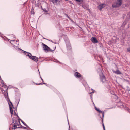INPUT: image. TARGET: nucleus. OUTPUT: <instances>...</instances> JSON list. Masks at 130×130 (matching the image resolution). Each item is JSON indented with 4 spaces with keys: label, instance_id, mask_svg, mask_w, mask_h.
<instances>
[{
    "label": "nucleus",
    "instance_id": "nucleus-1",
    "mask_svg": "<svg viewBox=\"0 0 130 130\" xmlns=\"http://www.w3.org/2000/svg\"><path fill=\"white\" fill-rule=\"evenodd\" d=\"M17 117L19 118V119H18L17 117H13L12 119V122L13 124L14 125L13 127L12 130H15L16 128H20L19 127H17V126H19V125L20 124V121L19 120L20 119L19 118L18 115H17Z\"/></svg>",
    "mask_w": 130,
    "mask_h": 130
},
{
    "label": "nucleus",
    "instance_id": "nucleus-2",
    "mask_svg": "<svg viewBox=\"0 0 130 130\" xmlns=\"http://www.w3.org/2000/svg\"><path fill=\"white\" fill-rule=\"evenodd\" d=\"M100 80L102 83H104V85L107 87H109V83L108 81L106 80V79L105 76L102 75L101 76H100Z\"/></svg>",
    "mask_w": 130,
    "mask_h": 130
},
{
    "label": "nucleus",
    "instance_id": "nucleus-3",
    "mask_svg": "<svg viewBox=\"0 0 130 130\" xmlns=\"http://www.w3.org/2000/svg\"><path fill=\"white\" fill-rule=\"evenodd\" d=\"M95 110L98 111V113H99V115L100 118L102 119V121L103 122L102 125L104 130H105L104 125L103 123V117L104 116V113H103L101 110H100L99 109L97 108L95 106Z\"/></svg>",
    "mask_w": 130,
    "mask_h": 130
},
{
    "label": "nucleus",
    "instance_id": "nucleus-4",
    "mask_svg": "<svg viewBox=\"0 0 130 130\" xmlns=\"http://www.w3.org/2000/svg\"><path fill=\"white\" fill-rule=\"evenodd\" d=\"M4 96H5V98H6V100L7 101V102L8 103V104H9V106L10 111L12 115L13 114V112L12 109V108H11V105L12 106H13L12 104V102H11V101L10 100L9 98H8V95H7V96H6L4 94Z\"/></svg>",
    "mask_w": 130,
    "mask_h": 130
},
{
    "label": "nucleus",
    "instance_id": "nucleus-5",
    "mask_svg": "<svg viewBox=\"0 0 130 130\" xmlns=\"http://www.w3.org/2000/svg\"><path fill=\"white\" fill-rule=\"evenodd\" d=\"M122 1V0H117L115 3L113 4L112 7L116 8L119 7L121 5Z\"/></svg>",
    "mask_w": 130,
    "mask_h": 130
},
{
    "label": "nucleus",
    "instance_id": "nucleus-6",
    "mask_svg": "<svg viewBox=\"0 0 130 130\" xmlns=\"http://www.w3.org/2000/svg\"><path fill=\"white\" fill-rule=\"evenodd\" d=\"M2 86L4 88H7L6 89L5 91L3 90H1V91L2 92L4 93V94L6 96L8 95V94L7 92V90L8 89V88L7 87V86L5 85V84L3 85H2Z\"/></svg>",
    "mask_w": 130,
    "mask_h": 130
},
{
    "label": "nucleus",
    "instance_id": "nucleus-7",
    "mask_svg": "<svg viewBox=\"0 0 130 130\" xmlns=\"http://www.w3.org/2000/svg\"><path fill=\"white\" fill-rule=\"evenodd\" d=\"M42 45L43 46V48L45 52H47L49 51V50H50V48L46 45L42 43Z\"/></svg>",
    "mask_w": 130,
    "mask_h": 130
},
{
    "label": "nucleus",
    "instance_id": "nucleus-8",
    "mask_svg": "<svg viewBox=\"0 0 130 130\" xmlns=\"http://www.w3.org/2000/svg\"><path fill=\"white\" fill-rule=\"evenodd\" d=\"M66 42L67 49L69 50H70L71 49V47L68 40H67V41H66Z\"/></svg>",
    "mask_w": 130,
    "mask_h": 130
},
{
    "label": "nucleus",
    "instance_id": "nucleus-9",
    "mask_svg": "<svg viewBox=\"0 0 130 130\" xmlns=\"http://www.w3.org/2000/svg\"><path fill=\"white\" fill-rule=\"evenodd\" d=\"M21 50H22V52L26 56H28L29 58L30 57V56H31L32 54L30 53L24 51L21 49Z\"/></svg>",
    "mask_w": 130,
    "mask_h": 130
},
{
    "label": "nucleus",
    "instance_id": "nucleus-10",
    "mask_svg": "<svg viewBox=\"0 0 130 130\" xmlns=\"http://www.w3.org/2000/svg\"><path fill=\"white\" fill-rule=\"evenodd\" d=\"M30 57L29 59L32 60L37 62L38 61V58L36 56H33L31 55V56H30Z\"/></svg>",
    "mask_w": 130,
    "mask_h": 130
},
{
    "label": "nucleus",
    "instance_id": "nucleus-11",
    "mask_svg": "<svg viewBox=\"0 0 130 130\" xmlns=\"http://www.w3.org/2000/svg\"><path fill=\"white\" fill-rule=\"evenodd\" d=\"M74 75L76 78H80L81 76L80 74L77 72H75L74 74Z\"/></svg>",
    "mask_w": 130,
    "mask_h": 130
},
{
    "label": "nucleus",
    "instance_id": "nucleus-12",
    "mask_svg": "<svg viewBox=\"0 0 130 130\" xmlns=\"http://www.w3.org/2000/svg\"><path fill=\"white\" fill-rule=\"evenodd\" d=\"M112 71L114 73L117 75L121 74H122L121 72L118 69H117L116 71L113 70H112Z\"/></svg>",
    "mask_w": 130,
    "mask_h": 130
},
{
    "label": "nucleus",
    "instance_id": "nucleus-13",
    "mask_svg": "<svg viewBox=\"0 0 130 130\" xmlns=\"http://www.w3.org/2000/svg\"><path fill=\"white\" fill-rule=\"evenodd\" d=\"M105 6V4H102L99 5L98 6V8L99 10H101Z\"/></svg>",
    "mask_w": 130,
    "mask_h": 130
},
{
    "label": "nucleus",
    "instance_id": "nucleus-14",
    "mask_svg": "<svg viewBox=\"0 0 130 130\" xmlns=\"http://www.w3.org/2000/svg\"><path fill=\"white\" fill-rule=\"evenodd\" d=\"M91 40L92 42L94 43H97L98 41L95 37H92L91 38Z\"/></svg>",
    "mask_w": 130,
    "mask_h": 130
},
{
    "label": "nucleus",
    "instance_id": "nucleus-15",
    "mask_svg": "<svg viewBox=\"0 0 130 130\" xmlns=\"http://www.w3.org/2000/svg\"><path fill=\"white\" fill-rule=\"evenodd\" d=\"M52 2L54 4L58 5L57 4L58 2V0H52Z\"/></svg>",
    "mask_w": 130,
    "mask_h": 130
},
{
    "label": "nucleus",
    "instance_id": "nucleus-16",
    "mask_svg": "<svg viewBox=\"0 0 130 130\" xmlns=\"http://www.w3.org/2000/svg\"><path fill=\"white\" fill-rule=\"evenodd\" d=\"M21 120V121L22 122V123H23V124L26 126L27 127V128H30L29 127V126H28V125L24 122L22 120Z\"/></svg>",
    "mask_w": 130,
    "mask_h": 130
},
{
    "label": "nucleus",
    "instance_id": "nucleus-17",
    "mask_svg": "<svg viewBox=\"0 0 130 130\" xmlns=\"http://www.w3.org/2000/svg\"><path fill=\"white\" fill-rule=\"evenodd\" d=\"M31 13L33 14H34L35 13V12H34V10L33 8H32L31 10Z\"/></svg>",
    "mask_w": 130,
    "mask_h": 130
},
{
    "label": "nucleus",
    "instance_id": "nucleus-18",
    "mask_svg": "<svg viewBox=\"0 0 130 130\" xmlns=\"http://www.w3.org/2000/svg\"><path fill=\"white\" fill-rule=\"evenodd\" d=\"M13 47L15 48V49H16L17 50L20 49V48L17 47L15 46V45H14Z\"/></svg>",
    "mask_w": 130,
    "mask_h": 130
},
{
    "label": "nucleus",
    "instance_id": "nucleus-19",
    "mask_svg": "<svg viewBox=\"0 0 130 130\" xmlns=\"http://www.w3.org/2000/svg\"><path fill=\"white\" fill-rule=\"evenodd\" d=\"M83 7L85 9H88V7H86L85 5H83Z\"/></svg>",
    "mask_w": 130,
    "mask_h": 130
},
{
    "label": "nucleus",
    "instance_id": "nucleus-20",
    "mask_svg": "<svg viewBox=\"0 0 130 130\" xmlns=\"http://www.w3.org/2000/svg\"><path fill=\"white\" fill-rule=\"evenodd\" d=\"M38 71H39V75L40 76V78L42 81V82H44V81H43V79H42V77H41L40 76V72H39V70L38 69Z\"/></svg>",
    "mask_w": 130,
    "mask_h": 130
},
{
    "label": "nucleus",
    "instance_id": "nucleus-21",
    "mask_svg": "<svg viewBox=\"0 0 130 130\" xmlns=\"http://www.w3.org/2000/svg\"><path fill=\"white\" fill-rule=\"evenodd\" d=\"M77 2H83V0H75Z\"/></svg>",
    "mask_w": 130,
    "mask_h": 130
},
{
    "label": "nucleus",
    "instance_id": "nucleus-22",
    "mask_svg": "<svg viewBox=\"0 0 130 130\" xmlns=\"http://www.w3.org/2000/svg\"><path fill=\"white\" fill-rule=\"evenodd\" d=\"M42 10L45 12H48V11L47 10H46L45 9H43Z\"/></svg>",
    "mask_w": 130,
    "mask_h": 130
},
{
    "label": "nucleus",
    "instance_id": "nucleus-23",
    "mask_svg": "<svg viewBox=\"0 0 130 130\" xmlns=\"http://www.w3.org/2000/svg\"><path fill=\"white\" fill-rule=\"evenodd\" d=\"M127 50L128 52H130V47H128V48H127Z\"/></svg>",
    "mask_w": 130,
    "mask_h": 130
},
{
    "label": "nucleus",
    "instance_id": "nucleus-24",
    "mask_svg": "<svg viewBox=\"0 0 130 130\" xmlns=\"http://www.w3.org/2000/svg\"><path fill=\"white\" fill-rule=\"evenodd\" d=\"M1 83L2 85L4 84V81L2 80H1Z\"/></svg>",
    "mask_w": 130,
    "mask_h": 130
},
{
    "label": "nucleus",
    "instance_id": "nucleus-25",
    "mask_svg": "<svg viewBox=\"0 0 130 130\" xmlns=\"http://www.w3.org/2000/svg\"><path fill=\"white\" fill-rule=\"evenodd\" d=\"M33 83H35L34 82H33ZM35 83L36 84V85H40V84L42 85V84H42L41 83H39V84H37L36 83Z\"/></svg>",
    "mask_w": 130,
    "mask_h": 130
},
{
    "label": "nucleus",
    "instance_id": "nucleus-26",
    "mask_svg": "<svg viewBox=\"0 0 130 130\" xmlns=\"http://www.w3.org/2000/svg\"><path fill=\"white\" fill-rule=\"evenodd\" d=\"M91 90H92V92L90 93V94H91V93H94V90L93 89H91Z\"/></svg>",
    "mask_w": 130,
    "mask_h": 130
},
{
    "label": "nucleus",
    "instance_id": "nucleus-27",
    "mask_svg": "<svg viewBox=\"0 0 130 130\" xmlns=\"http://www.w3.org/2000/svg\"><path fill=\"white\" fill-rule=\"evenodd\" d=\"M65 15H66V16L68 18H69V17L68 16V15H67V14H65Z\"/></svg>",
    "mask_w": 130,
    "mask_h": 130
},
{
    "label": "nucleus",
    "instance_id": "nucleus-28",
    "mask_svg": "<svg viewBox=\"0 0 130 130\" xmlns=\"http://www.w3.org/2000/svg\"><path fill=\"white\" fill-rule=\"evenodd\" d=\"M45 14L46 15H49V14L47 13V12H46V13H45Z\"/></svg>",
    "mask_w": 130,
    "mask_h": 130
},
{
    "label": "nucleus",
    "instance_id": "nucleus-29",
    "mask_svg": "<svg viewBox=\"0 0 130 130\" xmlns=\"http://www.w3.org/2000/svg\"><path fill=\"white\" fill-rule=\"evenodd\" d=\"M23 128L24 129H28L27 128V127H23Z\"/></svg>",
    "mask_w": 130,
    "mask_h": 130
},
{
    "label": "nucleus",
    "instance_id": "nucleus-30",
    "mask_svg": "<svg viewBox=\"0 0 130 130\" xmlns=\"http://www.w3.org/2000/svg\"><path fill=\"white\" fill-rule=\"evenodd\" d=\"M53 51H54V50H52L50 49V50H49V51L52 52Z\"/></svg>",
    "mask_w": 130,
    "mask_h": 130
},
{
    "label": "nucleus",
    "instance_id": "nucleus-31",
    "mask_svg": "<svg viewBox=\"0 0 130 130\" xmlns=\"http://www.w3.org/2000/svg\"><path fill=\"white\" fill-rule=\"evenodd\" d=\"M43 84H45L46 86H47V84L46 83H43Z\"/></svg>",
    "mask_w": 130,
    "mask_h": 130
},
{
    "label": "nucleus",
    "instance_id": "nucleus-32",
    "mask_svg": "<svg viewBox=\"0 0 130 130\" xmlns=\"http://www.w3.org/2000/svg\"><path fill=\"white\" fill-rule=\"evenodd\" d=\"M68 18L70 20H72V19L71 18L69 17Z\"/></svg>",
    "mask_w": 130,
    "mask_h": 130
},
{
    "label": "nucleus",
    "instance_id": "nucleus-33",
    "mask_svg": "<svg viewBox=\"0 0 130 130\" xmlns=\"http://www.w3.org/2000/svg\"><path fill=\"white\" fill-rule=\"evenodd\" d=\"M27 129H27L28 130H31V129H29V128H27Z\"/></svg>",
    "mask_w": 130,
    "mask_h": 130
},
{
    "label": "nucleus",
    "instance_id": "nucleus-34",
    "mask_svg": "<svg viewBox=\"0 0 130 130\" xmlns=\"http://www.w3.org/2000/svg\"><path fill=\"white\" fill-rule=\"evenodd\" d=\"M11 41H14L15 40H10Z\"/></svg>",
    "mask_w": 130,
    "mask_h": 130
},
{
    "label": "nucleus",
    "instance_id": "nucleus-35",
    "mask_svg": "<svg viewBox=\"0 0 130 130\" xmlns=\"http://www.w3.org/2000/svg\"><path fill=\"white\" fill-rule=\"evenodd\" d=\"M18 40H17L16 41V42H18Z\"/></svg>",
    "mask_w": 130,
    "mask_h": 130
},
{
    "label": "nucleus",
    "instance_id": "nucleus-36",
    "mask_svg": "<svg viewBox=\"0 0 130 130\" xmlns=\"http://www.w3.org/2000/svg\"><path fill=\"white\" fill-rule=\"evenodd\" d=\"M67 120H68V117H67Z\"/></svg>",
    "mask_w": 130,
    "mask_h": 130
},
{
    "label": "nucleus",
    "instance_id": "nucleus-37",
    "mask_svg": "<svg viewBox=\"0 0 130 130\" xmlns=\"http://www.w3.org/2000/svg\"><path fill=\"white\" fill-rule=\"evenodd\" d=\"M1 34L0 33V36H1Z\"/></svg>",
    "mask_w": 130,
    "mask_h": 130
},
{
    "label": "nucleus",
    "instance_id": "nucleus-38",
    "mask_svg": "<svg viewBox=\"0 0 130 130\" xmlns=\"http://www.w3.org/2000/svg\"><path fill=\"white\" fill-rule=\"evenodd\" d=\"M56 62H58V61H57H57H56ZM58 62H60L59 61H58Z\"/></svg>",
    "mask_w": 130,
    "mask_h": 130
},
{
    "label": "nucleus",
    "instance_id": "nucleus-39",
    "mask_svg": "<svg viewBox=\"0 0 130 130\" xmlns=\"http://www.w3.org/2000/svg\"><path fill=\"white\" fill-rule=\"evenodd\" d=\"M0 78L1 79V77L0 76Z\"/></svg>",
    "mask_w": 130,
    "mask_h": 130
},
{
    "label": "nucleus",
    "instance_id": "nucleus-40",
    "mask_svg": "<svg viewBox=\"0 0 130 130\" xmlns=\"http://www.w3.org/2000/svg\"><path fill=\"white\" fill-rule=\"evenodd\" d=\"M68 124H69V127H70V126H69V123H68Z\"/></svg>",
    "mask_w": 130,
    "mask_h": 130
},
{
    "label": "nucleus",
    "instance_id": "nucleus-41",
    "mask_svg": "<svg viewBox=\"0 0 130 130\" xmlns=\"http://www.w3.org/2000/svg\"><path fill=\"white\" fill-rule=\"evenodd\" d=\"M51 41V42H53V41H52V40Z\"/></svg>",
    "mask_w": 130,
    "mask_h": 130
},
{
    "label": "nucleus",
    "instance_id": "nucleus-42",
    "mask_svg": "<svg viewBox=\"0 0 130 130\" xmlns=\"http://www.w3.org/2000/svg\"><path fill=\"white\" fill-rule=\"evenodd\" d=\"M109 108L108 109H110V108Z\"/></svg>",
    "mask_w": 130,
    "mask_h": 130
},
{
    "label": "nucleus",
    "instance_id": "nucleus-43",
    "mask_svg": "<svg viewBox=\"0 0 130 130\" xmlns=\"http://www.w3.org/2000/svg\"><path fill=\"white\" fill-rule=\"evenodd\" d=\"M9 130H10V128H9Z\"/></svg>",
    "mask_w": 130,
    "mask_h": 130
},
{
    "label": "nucleus",
    "instance_id": "nucleus-44",
    "mask_svg": "<svg viewBox=\"0 0 130 130\" xmlns=\"http://www.w3.org/2000/svg\"><path fill=\"white\" fill-rule=\"evenodd\" d=\"M10 43H11V44H12V43H11L10 42Z\"/></svg>",
    "mask_w": 130,
    "mask_h": 130
},
{
    "label": "nucleus",
    "instance_id": "nucleus-45",
    "mask_svg": "<svg viewBox=\"0 0 130 130\" xmlns=\"http://www.w3.org/2000/svg\"><path fill=\"white\" fill-rule=\"evenodd\" d=\"M18 103H19V102L18 103L17 105H18Z\"/></svg>",
    "mask_w": 130,
    "mask_h": 130
}]
</instances>
